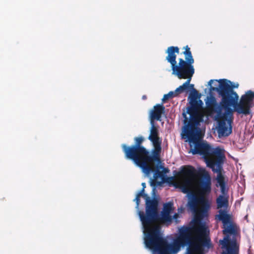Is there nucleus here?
<instances>
[{"instance_id":"1","label":"nucleus","mask_w":254,"mask_h":254,"mask_svg":"<svg viewBox=\"0 0 254 254\" xmlns=\"http://www.w3.org/2000/svg\"><path fill=\"white\" fill-rule=\"evenodd\" d=\"M194 92L190 93L188 97L190 104L187 112L190 115L189 120L186 114L183 113L184 126L181 134V137L186 139V141L189 142L192 154L200 155L212 171L220 173L225 158L224 149L220 147L214 148L207 143L198 141L201 117L198 109L203 102L199 99L200 96H198L197 90Z\"/></svg>"},{"instance_id":"2","label":"nucleus","mask_w":254,"mask_h":254,"mask_svg":"<svg viewBox=\"0 0 254 254\" xmlns=\"http://www.w3.org/2000/svg\"><path fill=\"white\" fill-rule=\"evenodd\" d=\"M183 226L179 229L177 237L168 244L160 234L158 228H154L149 234L143 237L145 247L152 252V254H176L186 246V237L184 236Z\"/></svg>"},{"instance_id":"3","label":"nucleus","mask_w":254,"mask_h":254,"mask_svg":"<svg viewBox=\"0 0 254 254\" xmlns=\"http://www.w3.org/2000/svg\"><path fill=\"white\" fill-rule=\"evenodd\" d=\"M143 140L142 136L135 137L134 144L127 146L126 144H123L122 145V147L126 158L131 160L147 176L152 172V168L147 163L153 161L159 162L160 159L158 157H153V149L149 152L141 145Z\"/></svg>"},{"instance_id":"4","label":"nucleus","mask_w":254,"mask_h":254,"mask_svg":"<svg viewBox=\"0 0 254 254\" xmlns=\"http://www.w3.org/2000/svg\"><path fill=\"white\" fill-rule=\"evenodd\" d=\"M142 189L136 195L133 201L135 202V208L141 222L144 225L151 222L158 217L157 206H158L159 196L157 194L156 186H151V198L144 193L146 187L145 183L141 184Z\"/></svg>"},{"instance_id":"5","label":"nucleus","mask_w":254,"mask_h":254,"mask_svg":"<svg viewBox=\"0 0 254 254\" xmlns=\"http://www.w3.org/2000/svg\"><path fill=\"white\" fill-rule=\"evenodd\" d=\"M216 218L223 223V233L225 235L219 240L222 254H239V245L237 240L240 237L239 227L231 220L230 214L221 210Z\"/></svg>"},{"instance_id":"6","label":"nucleus","mask_w":254,"mask_h":254,"mask_svg":"<svg viewBox=\"0 0 254 254\" xmlns=\"http://www.w3.org/2000/svg\"><path fill=\"white\" fill-rule=\"evenodd\" d=\"M209 91H216L222 97V103L225 107H232L237 103L239 96L233 90L239 87L238 83H234L226 79H211L208 83Z\"/></svg>"},{"instance_id":"7","label":"nucleus","mask_w":254,"mask_h":254,"mask_svg":"<svg viewBox=\"0 0 254 254\" xmlns=\"http://www.w3.org/2000/svg\"><path fill=\"white\" fill-rule=\"evenodd\" d=\"M218 121V125L216 127L219 138L228 136L232 132L233 114L231 109H227L220 117L215 116Z\"/></svg>"},{"instance_id":"8","label":"nucleus","mask_w":254,"mask_h":254,"mask_svg":"<svg viewBox=\"0 0 254 254\" xmlns=\"http://www.w3.org/2000/svg\"><path fill=\"white\" fill-rule=\"evenodd\" d=\"M173 205V203L170 201L165 203L163 205L162 211H161V214H159L157 211L158 217L156 219L151 222L146 223L144 225H143L141 222L142 229L144 236H145V234H149L154 228H158L159 229L158 227H153L152 226V224L155 221L160 220L163 222L168 223L172 222V217L170 215V213L172 211Z\"/></svg>"},{"instance_id":"9","label":"nucleus","mask_w":254,"mask_h":254,"mask_svg":"<svg viewBox=\"0 0 254 254\" xmlns=\"http://www.w3.org/2000/svg\"><path fill=\"white\" fill-rule=\"evenodd\" d=\"M196 223L193 226V231L196 236L195 239L197 241L201 243L202 246L209 249L211 246V241L209 238V230L206 223L200 219H196Z\"/></svg>"},{"instance_id":"10","label":"nucleus","mask_w":254,"mask_h":254,"mask_svg":"<svg viewBox=\"0 0 254 254\" xmlns=\"http://www.w3.org/2000/svg\"><path fill=\"white\" fill-rule=\"evenodd\" d=\"M254 99V92L249 90L243 95L239 103H236L232 106L235 111L239 114L249 115L251 113V108L253 106V100Z\"/></svg>"},{"instance_id":"11","label":"nucleus","mask_w":254,"mask_h":254,"mask_svg":"<svg viewBox=\"0 0 254 254\" xmlns=\"http://www.w3.org/2000/svg\"><path fill=\"white\" fill-rule=\"evenodd\" d=\"M151 125L149 129V135L148 139L152 142L154 146V155L153 157H158L159 158L160 153L161 150L162 140L159 137V130L158 127L155 126L154 121H150Z\"/></svg>"},{"instance_id":"12","label":"nucleus","mask_w":254,"mask_h":254,"mask_svg":"<svg viewBox=\"0 0 254 254\" xmlns=\"http://www.w3.org/2000/svg\"><path fill=\"white\" fill-rule=\"evenodd\" d=\"M188 63L184 61L183 59H179V65L175 64L176 68H172V74H174L179 79H186L188 77H192L194 73V69L193 67L192 70L190 69V65Z\"/></svg>"},{"instance_id":"13","label":"nucleus","mask_w":254,"mask_h":254,"mask_svg":"<svg viewBox=\"0 0 254 254\" xmlns=\"http://www.w3.org/2000/svg\"><path fill=\"white\" fill-rule=\"evenodd\" d=\"M188 198L187 207L193 212L197 210L198 205L201 204L207 211L209 208L208 201L203 196L198 197L194 192H190L187 194Z\"/></svg>"},{"instance_id":"14","label":"nucleus","mask_w":254,"mask_h":254,"mask_svg":"<svg viewBox=\"0 0 254 254\" xmlns=\"http://www.w3.org/2000/svg\"><path fill=\"white\" fill-rule=\"evenodd\" d=\"M184 236L187 238L186 246H188L185 254H193L200 251L201 249V243L192 240V234L191 227L189 226H183Z\"/></svg>"},{"instance_id":"15","label":"nucleus","mask_w":254,"mask_h":254,"mask_svg":"<svg viewBox=\"0 0 254 254\" xmlns=\"http://www.w3.org/2000/svg\"><path fill=\"white\" fill-rule=\"evenodd\" d=\"M205 104L206 106L211 109L216 113V116L220 117L221 114L223 113L227 109H231V107H226L222 103V100L220 104H218L216 98L212 95L207 96L205 99Z\"/></svg>"},{"instance_id":"16","label":"nucleus","mask_w":254,"mask_h":254,"mask_svg":"<svg viewBox=\"0 0 254 254\" xmlns=\"http://www.w3.org/2000/svg\"><path fill=\"white\" fill-rule=\"evenodd\" d=\"M159 168L162 170L160 171L157 169L154 172L153 179H150V184L151 186L157 187L161 186L167 179V174L169 172V169L162 165L159 166Z\"/></svg>"},{"instance_id":"17","label":"nucleus","mask_w":254,"mask_h":254,"mask_svg":"<svg viewBox=\"0 0 254 254\" xmlns=\"http://www.w3.org/2000/svg\"><path fill=\"white\" fill-rule=\"evenodd\" d=\"M200 192L202 194H208L211 191V178L208 173H205L199 185Z\"/></svg>"},{"instance_id":"18","label":"nucleus","mask_w":254,"mask_h":254,"mask_svg":"<svg viewBox=\"0 0 254 254\" xmlns=\"http://www.w3.org/2000/svg\"><path fill=\"white\" fill-rule=\"evenodd\" d=\"M166 52L168 54V56L166 58V60L171 64V67H173L174 69H176V67L175 66V64H177V56L175 53H179V48L175 46L169 47L168 48Z\"/></svg>"},{"instance_id":"19","label":"nucleus","mask_w":254,"mask_h":254,"mask_svg":"<svg viewBox=\"0 0 254 254\" xmlns=\"http://www.w3.org/2000/svg\"><path fill=\"white\" fill-rule=\"evenodd\" d=\"M165 107L162 104H157L150 113L149 121L155 120L161 121V115L165 111Z\"/></svg>"},{"instance_id":"20","label":"nucleus","mask_w":254,"mask_h":254,"mask_svg":"<svg viewBox=\"0 0 254 254\" xmlns=\"http://www.w3.org/2000/svg\"><path fill=\"white\" fill-rule=\"evenodd\" d=\"M183 173L184 175L183 185L190 187L193 183V178L195 172L193 167L184 169L183 170Z\"/></svg>"},{"instance_id":"21","label":"nucleus","mask_w":254,"mask_h":254,"mask_svg":"<svg viewBox=\"0 0 254 254\" xmlns=\"http://www.w3.org/2000/svg\"><path fill=\"white\" fill-rule=\"evenodd\" d=\"M217 208L219 209L218 211L220 214L221 210L225 211L228 213V207L229 205L228 195H219L216 198Z\"/></svg>"},{"instance_id":"22","label":"nucleus","mask_w":254,"mask_h":254,"mask_svg":"<svg viewBox=\"0 0 254 254\" xmlns=\"http://www.w3.org/2000/svg\"><path fill=\"white\" fill-rule=\"evenodd\" d=\"M184 54L186 56V60L188 63L189 65H190V68L191 70L193 69V63H194V60L192 58L191 53L190 51V48L188 46H186L185 47V51L184 52Z\"/></svg>"},{"instance_id":"23","label":"nucleus","mask_w":254,"mask_h":254,"mask_svg":"<svg viewBox=\"0 0 254 254\" xmlns=\"http://www.w3.org/2000/svg\"><path fill=\"white\" fill-rule=\"evenodd\" d=\"M186 79L187 80L184 82L182 85L180 86L179 87L177 88L174 91H173L174 93L175 94L176 97L178 96L180 94L182 93L185 90H186V87L188 86V85L190 83L191 81V77H188Z\"/></svg>"},{"instance_id":"24","label":"nucleus","mask_w":254,"mask_h":254,"mask_svg":"<svg viewBox=\"0 0 254 254\" xmlns=\"http://www.w3.org/2000/svg\"><path fill=\"white\" fill-rule=\"evenodd\" d=\"M176 96L174 93L173 91H170L168 94L164 95V96L162 99V102H164L166 100L169 99V98H172L174 97H176Z\"/></svg>"},{"instance_id":"25","label":"nucleus","mask_w":254,"mask_h":254,"mask_svg":"<svg viewBox=\"0 0 254 254\" xmlns=\"http://www.w3.org/2000/svg\"><path fill=\"white\" fill-rule=\"evenodd\" d=\"M217 186L219 187L226 184L223 177L221 175H219L217 178Z\"/></svg>"},{"instance_id":"26","label":"nucleus","mask_w":254,"mask_h":254,"mask_svg":"<svg viewBox=\"0 0 254 254\" xmlns=\"http://www.w3.org/2000/svg\"><path fill=\"white\" fill-rule=\"evenodd\" d=\"M221 194V195H228V188L227 187L226 184L220 186Z\"/></svg>"},{"instance_id":"27","label":"nucleus","mask_w":254,"mask_h":254,"mask_svg":"<svg viewBox=\"0 0 254 254\" xmlns=\"http://www.w3.org/2000/svg\"><path fill=\"white\" fill-rule=\"evenodd\" d=\"M189 187H190L183 185L181 187L182 191L184 193H187V194L190 192H192L190 191Z\"/></svg>"},{"instance_id":"28","label":"nucleus","mask_w":254,"mask_h":254,"mask_svg":"<svg viewBox=\"0 0 254 254\" xmlns=\"http://www.w3.org/2000/svg\"><path fill=\"white\" fill-rule=\"evenodd\" d=\"M186 90H191V92L190 93H194V90H196L194 88V85L190 83L186 87Z\"/></svg>"},{"instance_id":"29","label":"nucleus","mask_w":254,"mask_h":254,"mask_svg":"<svg viewBox=\"0 0 254 254\" xmlns=\"http://www.w3.org/2000/svg\"><path fill=\"white\" fill-rule=\"evenodd\" d=\"M178 216L179 215L177 213H175L173 216L172 219H174L177 221Z\"/></svg>"},{"instance_id":"30","label":"nucleus","mask_w":254,"mask_h":254,"mask_svg":"<svg viewBox=\"0 0 254 254\" xmlns=\"http://www.w3.org/2000/svg\"><path fill=\"white\" fill-rule=\"evenodd\" d=\"M146 98H147V97H146V95H143V96H142V100H145V99H146Z\"/></svg>"},{"instance_id":"31","label":"nucleus","mask_w":254,"mask_h":254,"mask_svg":"<svg viewBox=\"0 0 254 254\" xmlns=\"http://www.w3.org/2000/svg\"><path fill=\"white\" fill-rule=\"evenodd\" d=\"M247 217H248V216H247V215L245 216V219H247Z\"/></svg>"}]
</instances>
